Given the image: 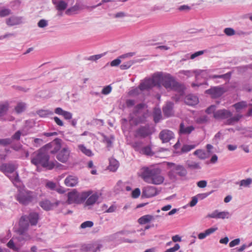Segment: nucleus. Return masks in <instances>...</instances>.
I'll return each mask as SVG.
<instances>
[{"label": "nucleus", "mask_w": 252, "mask_h": 252, "mask_svg": "<svg viewBox=\"0 0 252 252\" xmlns=\"http://www.w3.org/2000/svg\"><path fill=\"white\" fill-rule=\"evenodd\" d=\"M163 86L168 91H174L177 93L173 99L179 100L184 95L185 87L175 81L169 74L162 72L155 73L151 78H145L143 81V90L157 87L160 89Z\"/></svg>", "instance_id": "obj_1"}, {"label": "nucleus", "mask_w": 252, "mask_h": 252, "mask_svg": "<svg viewBox=\"0 0 252 252\" xmlns=\"http://www.w3.org/2000/svg\"><path fill=\"white\" fill-rule=\"evenodd\" d=\"M142 103L138 104L135 109L134 112L130 115L129 123L131 129L133 131L131 144L135 151L139 153L142 152V119L141 113Z\"/></svg>", "instance_id": "obj_2"}, {"label": "nucleus", "mask_w": 252, "mask_h": 252, "mask_svg": "<svg viewBox=\"0 0 252 252\" xmlns=\"http://www.w3.org/2000/svg\"><path fill=\"white\" fill-rule=\"evenodd\" d=\"M143 180L146 182L154 185H160L164 178L158 168L143 167Z\"/></svg>", "instance_id": "obj_3"}, {"label": "nucleus", "mask_w": 252, "mask_h": 252, "mask_svg": "<svg viewBox=\"0 0 252 252\" xmlns=\"http://www.w3.org/2000/svg\"><path fill=\"white\" fill-rule=\"evenodd\" d=\"M49 155L43 147L38 151L36 155L32 158L31 162L37 167L41 165L43 167L51 170L54 168L58 162L56 161H49Z\"/></svg>", "instance_id": "obj_4"}, {"label": "nucleus", "mask_w": 252, "mask_h": 252, "mask_svg": "<svg viewBox=\"0 0 252 252\" xmlns=\"http://www.w3.org/2000/svg\"><path fill=\"white\" fill-rule=\"evenodd\" d=\"M16 187L18 189V192L16 198L20 203L27 205L36 198L35 194L33 192L26 189L21 182V185Z\"/></svg>", "instance_id": "obj_5"}, {"label": "nucleus", "mask_w": 252, "mask_h": 252, "mask_svg": "<svg viewBox=\"0 0 252 252\" xmlns=\"http://www.w3.org/2000/svg\"><path fill=\"white\" fill-rule=\"evenodd\" d=\"M15 166L10 163H3L0 165V171L3 172L12 182L16 187H19L21 185L18 175L15 172Z\"/></svg>", "instance_id": "obj_6"}, {"label": "nucleus", "mask_w": 252, "mask_h": 252, "mask_svg": "<svg viewBox=\"0 0 252 252\" xmlns=\"http://www.w3.org/2000/svg\"><path fill=\"white\" fill-rule=\"evenodd\" d=\"M39 220V215L37 213L32 212L29 216H22L19 221V225L21 226V231L27 230L29 228V223L31 225H36Z\"/></svg>", "instance_id": "obj_7"}, {"label": "nucleus", "mask_w": 252, "mask_h": 252, "mask_svg": "<svg viewBox=\"0 0 252 252\" xmlns=\"http://www.w3.org/2000/svg\"><path fill=\"white\" fill-rule=\"evenodd\" d=\"M90 194H91L90 191L82 192L81 193L76 191L68 192L67 203L69 204L72 203H81L87 198Z\"/></svg>", "instance_id": "obj_8"}, {"label": "nucleus", "mask_w": 252, "mask_h": 252, "mask_svg": "<svg viewBox=\"0 0 252 252\" xmlns=\"http://www.w3.org/2000/svg\"><path fill=\"white\" fill-rule=\"evenodd\" d=\"M168 165L170 168L168 173L170 179H175L176 175L181 177H185L187 175V171L183 165L174 163H168Z\"/></svg>", "instance_id": "obj_9"}, {"label": "nucleus", "mask_w": 252, "mask_h": 252, "mask_svg": "<svg viewBox=\"0 0 252 252\" xmlns=\"http://www.w3.org/2000/svg\"><path fill=\"white\" fill-rule=\"evenodd\" d=\"M70 152L68 147H63L58 152L56 158L60 162L66 163L69 159Z\"/></svg>", "instance_id": "obj_10"}, {"label": "nucleus", "mask_w": 252, "mask_h": 252, "mask_svg": "<svg viewBox=\"0 0 252 252\" xmlns=\"http://www.w3.org/2000/svg\"><path fill=\"white\" fill-rule=\"evenodd\" d=\"M102 247L100 242L97 241L92 243L84 244L81 247V250L85 252H96Z\"/></svg>", "instance_id": "obj_11"}, {"label": "nucleus", "mask_w": 252, "mask_h": 252, "mask_svg": "<svg viewBox=\"0 0 252 252\" xmlns=\"http://www.w3.org/2000/svg\"><path fill=\"white\" fill-rule=\"evenodd\" d=\"M25 19L22 16H11L5 19V23L9 27H13L23 24Z\"/></svg>", "instance_id": "obj_12"}, {"label": "nucleus", "mask_w": 252, "mask_h": 252, "mask_svg": "<svg viewBox=\"0 0 252 252\" xmlns=\"http://www.w3.org/2000/svg\"><path fill=\"white\" fill-rule=\"evenodd\" d=\"M43 147L45 148L48 154L49 153L51 154H55L57 152L59 151L61 147V145L59 139H57L53 142L46 144L43 146Z\"/></svg>", "instance_id": "obj_13"}, {"label": "nucleus", "mask_w": 252, "mask_h": 252, "mask_svg": "<svg viewBox=\"0 0 252 252\" xmlns=\"http://www.w3.org/2000/svg\"><path fill=\"white\" fill-rule=\"evenodd\" d=\"M159 137L162 143H167L174 138V134L170 130L163 129L160 132Z\"/></svg>", "instance_id": "obj_14"}, {"label": "nucleus", "mask_w": 252, "mask_h": 252, "mask_svg": "<svg viewBox=\"0 0 252 252\" xmlns=\"http://www.w3.org/2000/svg\"><path fill=\"white\" fill-rule=\"evenodd\" d=\"M181 72L187 76H190L192 73H195L196 81L199 79L200 77L205 78V76L207 74V72L206 70L201 69H196L193 71L182 70Z\"/></svg>", "instance_id": "obj_15"}, {"label": "nucleus", "mask_w": 252, "mask_h": 252, "mask_svg": "<svg viewBox=\"0 0 252 252\" xmlns=\"http://www.w3.org/2000/svg\"><path fill=\"white\" fill-rule=\"evenodd\" d=\"M225 92L224 89L222 87H214L206 91V93L212 95L213 97L217 98L221 96Z\"/></svg>", "instance_id": "obj_16"}, {"label": "nucleus", "mask_w": 252, "mask_h": 252, "mask_svg": "<svg viewBox=\"0 0 252 252\" xmlns=\"http://www.w3.org/2000/svg\"><path fill=\"white\" fill-rule=\"evenodd\" d=\"M231 112L227 110L222 109L216 111L214 114V117L216 119H226L232 116Z\"/></svg>", "instance_id": "obj_17"}, {"label": "nucleus", "mask_w": 252, "mask_h": 252, "mask_svg": "<svg viewBox=\"0 0 252 252\" xmlns=\"http://www.w3.org/2000/svg\"><path fill=\"white\" fill-rule=\"evenodd\" d=\"M23 245V243L19 242L18 238L13 237L7 243V247L14 251H18L21 247Z\"/></svg>", "instance_id": "obj_18"}, {"label": "nucleus", "mask_w": 252, "mask_h": 252, "mask_svg": "<svg viewBox=\"0 0 252 252\" xmlns=\"http://www.w3.org/2000/svg\"><path fill=\"white\" fill-rule=\"evenodd\" d=\"M158 193V191L155 187L153 186H147L143 189V197H153Z\"/></svg>", "instance_id": "obj_19"}, {"label": "nucleus", "mask_w": 252, "mask_h": 252, "mask_svg": "<svg viewBox=\"0 0 252 252\" xmlns=\"http://www.w3.org/2000/svg\"><path fill=\"white\" fill-rule=\"evenodd\" d=\"M194 130L192 126L185 125L183 123L180 125L179 133L180 134L189 135Z\"/></svg>", "instance_id": "obj_20"}, {"label": "nucleus", "mask_w": 252, "mask_h": 252, "mask_svg": "<svg viewBox=\"0 0 252 252\" xmlns=\"http://www.w3.org/2000/svg\"><path fill=\"white\" fill-rule=\"evenodd\" d=\"M173 105L174 104L173 102L168 101L166 102L165 105L163 107V113L166 117H169L173 115Z\"/></svg>", "instance_id": "obj_21"}, {"label": "nucleus", "mask_w": 252, "mask_h": 252, "mask_svg": "<svg viewBox=\"0 0 252 252\" xmlns=\"http://www.w3.org/2000/svg\"><path fill=\"white\" fill-rule=\"evenodd\" d=\"M26 231L27 230H24L22 232L21 231V226L19 225V227L18 229V233L19 236L17 238L20 243H23V245L26 241H29L32 239L31 236L26 233Z\"/></svg>", "instance_id": "obj_22"}, {"label": "nucleus", "mask_w": 252, "mask_h": 252, "mask_svg": "<svg viewBox=\"0 0 252 252\" xmlns=\"http://www.w3.org/2000/svg\"><path fill=\"white\" fill-rule=\"evenodd\" d=\"M78 183V178L77 176L74 175H69L67 176L65 180V185L69 187H73L77 185Z\"/></svg>", "instance_id": "obj_23"}, {"label": "nucleus", "mask_w": 252, "mask_h": 252, "mask_svg": "<svg viewBox=\"0 0 252 252\" xmlns=\"http://www.w3.org/2000/svg\"><path fill=\"white\" fill-rule=\"evenodd\" d=\"M60 203V201H57L55 204L51 203L50 201L45 200L40 202V206L44 210L48 211L52 209L54 206H58Z\"/></svg>", "instance_id": "obj_24"}, {"label": "nucleus", "mask_w": 252, "mask_h": 252, "mask_svg": "<svg viewBox=\"0 0 252 252\" xmlns=\"http://www.w3.org/2000/svg\"><path fill=\"white\" fill-rule=\"evenodd\" d=\"M55 113L58 115L63 117L66 120H71L72 118V114L70 112L63 110L62 108L57 107L55 109Z\"/></svg>", "instance_id": "obj_25"}, {"label": "nucleus", "mask_w": 252, "mask_h": 252, "mask_svg": "<svg viewBox=\"0 0 252 252\" xmlns=\"http://www.w3.org/2000/svg\"><path fill=\"white\" fill-rule=\"evenodd\" d=\"M198 101L197 97L191 94L187 95L185 98V102L189 105H195L198 103Z\"/></svg>", "instance_id": "obj_26"}, {"label": "nucleus", "mask_w": 252, "mask_h": 252, "mask_svg": "<svg viewBox=\"0 0 252 252\" xmlns=\"http://www.w3.org/2000/svg\"><path fill=\"white\" fill-rule=\"evenodd\" d=\"M52 2L59 11H63L67 6V3L63 0H52Z\"/></svg>", "instance_id": "obj_27"}, {"label": "nucleus", "mask_w": 252, "mask_h": 252, "mask_svg": "<svg viewBox=\"0 0 252 252\" xmlns=\"http://www.w3.org/2000/svg\"><path fill=\"white\" fill-rule=\"evenodd\" d=\"M86 201V205L91 206L95 204L99 198V195L97 193H94L91 194L87 197Z\"/></svg>", "instance_id": "obj_28"}, {"label": "nucleus", "mask_w": 252, "mask_h": 252, "mask_svg": "<svg viewBox=\"0 0 252 252\" xmlns=\"http://www.w3.org/2000/svg\"><path fill=\"white\" fill-rule=\"evenodd\" d=\"M217 227H211L206 229L204 232L200 233L198 235V238L200 240H202L205 238L207 236L213 233L217 230Z\"/></svg>", "instance_id": "obj_29"}, {"label": "nucleus", "mask_w": 252, "mask_h": 252, "mask_svg": "<svg viewBox=\"0 0 252 252\" xmlns=\"http://www.w3.org/2000/svg\"><path fill=\"white\" fill-rule=\"evenodd\" d=\"M194 155L201 159H205L209 157V154L204 150L198 149L193 153Z\"/></svg>", "instance_id": "obj_30"}, {"label": "nucleus", "mask_w": 252, "mask_h": 252, "mask_svg": "<svg viewBox=\"0 0 252 252\" xmlns=\"http://www.w3.org/2000/svg\"><path fill=\"white\" fill-rule=\"evenodd\" d=\"M119 166V163L118 161H117L116 159L113 158H111L109 159V169L110 171H115L118 169Z\"/></svg>", "instance_id": "obj_31"}, {"label": "nucleus", "mask_w": 252, "mask_h": 252, "mask_svg": "<svg viewBox=\"0 0 252 252\" xmlns=\"http://www.w3.org/2000/svg\"><path fill=\"white\" fill-rule=\"evenodd\" d=\"M78 147L79 150L87 156L92 157L94 155L92 151L90 149L87 148L84 145L80 144Z\"/></svg>", "instance_id": "obj_32"}, {"label": "nucleus", "mask_w": 252, "mask_h": 252, "mask_svg": "<svg viewBox=\"0 0 252 252\" xmlns=\"http://www.w3.org/2000/svg\"><path fill=\"white\" fill-rule=\"evenodd\" d=\"M186 165L188 168L191 169H200L201 168L199 162L191 160H187L186 161Z\"/></svg>", "instance_id": "obj_33"}, {"label": "nucleus", "mask_w": 252, "mask_h": 252, "mask_svg": "<svg viewBox=\"0 0 252 252\" xmlns=\"http://www.w3.org/2000/svg\"><path fill=\"white\" fill-rule=\"evenodd\" d=\"M26 108V104L23 102H19L15 107V110L18 114L24 112Z\"/></svg>", "instance_id": "obj_34"}, {"label": "nucleus", "mask_w": 252, "mask_h": 252, "mask_svg": "<svg viewBox=\"0 0 252 252\" xmlns=\"http://www.w3.org/2000/svg\"><path fill=\"white\" fill-rule=\"evenodd\" d=\"M197 144H184L181 149V152L182 153H186L190 151L191 150L194 149Z\"/></svg>", "instance_id": "obj_35"}, {"label": "nucleus", "mask_w": 252, "mask_h": 252, "mask_svg": "<svg viewBox=\"0 0 252 252\" xmlns=\"http://www.w3.org/2000/svg\"><path fill=\"white\" fill-rule=\"evenodd\" d=\"M154 120L155 123H158L161 118V113L160 109L155 108L153 113Z\"/></svg>", "instance_id": "obj_36"}, {"label": "nucleus", "mask_w": 252, "mask_h": 252, "mask_svg": "<svg viewBox=\"0 0 252 252\" xmlns=\"http://www.w3.org/2000/svg\"><path fill=\"white\" fill-rule=\"evenodd\" d=\"M11 10L4 6H0V17H4L11 14Z\"/></svg>", "instance_id": "obj_37"}, {"label": "nucleus", "mask_w": 252, "mask_h": 252, "mask_svg": "<svg viewBox=\"0 0 252 252\" xmlns=\"http://www.w3.org/2000/svg\"><path fill=\"white\" fill-rule=\"evenodd\" d=\"M37 114L41 117H46L53 114V112L50 110H39L37 111Z\"/></svg>", "instance_id": "obj_38"}, {"label": "nucleus", "mask_w": 252, "mask_h": 252, "mask_svg": "<svg viewBox=\"0 0 252 252\" xmlns=\"http://www.w3.org/2000/svg\"><path fill=\"white\" fill-rule=\"evenodd\" d=\"M8 110V104L6 103L0 104V118L6 114Z\"/></svg>", "instance_id": "obj_39"}, {"label": "nucleus", "mask_w": 252, "mask_h": 252, "mask_svg": "<svg viewBox=\"0 0 252 252\" xmlns=\"http://www.w3.org/2000/svg\"><path fill=\"white\" fill-rule=\"evenodd\" d=\"M153 131V127L152 126H143V137L151 134Z\"/></svg>", "instance_id": "obj_40"}, {"label": "nucleus", "mask_w": 252, "mask_h": 252, "mask_svg": "<svg viewBox=\"0 0 252 252\" xmlns=\"http://www.w3.org/2000/svg\"><path fill=\"white\" fill-rule=\"evenodd\" d=\"M233 106L236 109L237 112H239L242 109L247 106V103L246 101H240L234 104Z\"/></svg>", "instance_id": "obj_41"}, {"label": "nucleus", "mask_w": 252, "mask_h": 252, "mask_svg": "<svg viewBox=\"0 0 252 252\" xmlns=\"http://www.w3.org/2000/svg\"><path fill=\"white\" fill-rule=\"evenodd\" d=\"M241 117L242 115L240 114H237L232 117L231 116L228 119L227 124L228 125H233L235 123L237 122Z\"/></svg>", "instance_id": "obj_42"}, {"label": "nucleus", "mask_w": 252, "mask_h": 252, "mask_svg": "<svg viewBox=\"0 0 252 252\" xmlns=\"http://www.w3.org/2000/svg\"><path fill=\"white\" fill-rule=\"evenodd\" d=\"M252 183V179L251 178H247L246 179L242 180L239 183L240 186L243 187H248Z\"/></svg>", "instance_id": "obj_43"}, {"label": "nucleus", "mask_w": 252, "mask_h": 252, "mask_svg": "<svg viewBox=\"0 0 252 252\" xmlns=\"http://www.w3.org/2000/svg\"><path fill=\"white\" fill-rule=\"evenodd\" d=\"M143 154L148 156H152L154 154L151 149V146L149 145L147 146L143 147Z\"/></svg>", "instance_id": "obj_44"}, {"label": "nucleus", "mask_w": 252, "mask_h": 252, "mask_svg": "<svg viewBox=\"0 0 252 252\" xmlns=\"http://www.w3.org/2000/svg\"><path fill=\"white\" fill-rule=\"evenodd\" d=\"M11 236V233L8 231L5 234L0 235V241L2 243H5L8 239L10 238Z\"/></svg>", "instance_id": "obj_45"}, {"label": "nucleus", "mask_w": 252, "mask_h": 252, "mask_svg": "<svg viewBox=\"0 0 252 252\" xmlns=\"http://www.w3.org/2000/svg\"><path fill=\"white\" fill-rule=\"evenodd\" d=\"M142 92V83H140L138 87L129 92V94L131 95H136Z\"/></svg>", "instance_id": "obj_46"}, {"label": "nucleus", "mask_w": 252, "mask_h": 252, "mask_svg": "<svg viewBox=\"0 0 252 252\" xmlns=\"http://www.w3.org/2000/svg\"><path fill=\"white\" fill-rule=\"evenodd\" d=\"M231 77V73L228 72L222 75H214L211 77L212 78H222L224 80H228Z\"/></svg>", "instance_id": "obj_47"}, {"label": "nucleus", "mask_w": 252, "mask_h": 252, "mask_svg": "<svg viewBox=\"0 0 252 252\" xmlns=\"http://www.w3.org/2000/svg\"><path fill=\"white\" fill-rule=\"evenodd\" d=\"M25 135H26V133L24 132V131L18 130L12 136V139L18 140L20 139L21 135L24 136Z\"/></svg>", "instance_id": "obj_48"}, {"label": "nucleus", "mask_w": 252, "mask_h": 252, "mask_svg": "<svg viewBox=\"0 0 252 252\" xmlns=\"http://www.w3.org/2000/svg\"><path fill=\"white\" fill-rule=\"evenodd\" d=\"M214 192V190H211L210 192H205V193H199L196 195L197 198H198V200H202L203 199H205L207 197H208L209 195L211 194Z\"/></svg>", "instance_id": "obj_49"}, {"label": "nucleus", "mask_w": 252, "mask_h": 252, "mask_svg": "<svg viewBox=\"0 0 252 252\" xmlns=\"http://www.w3.org/2000/svg\"><path fill=\"white\" fill-rule=\"evenodd\" d=\"M48 25V22L45 19H41L37 23V26L40 28H44Z\"/></svg>", "instance_id": "obj_50"}, {"label": "nucleus", "mask_w": 252, "mask_h": 252, "mask_svg": "<svg viewBox=\"0 0 252 252\" xmlns=\"http://www.w3.org/2000/svg\"><path fill=\"white\" fill-rule=\"evenodd\" d=\"M140 189L139 188H136L131 191V196L133 198H137L140 196Z\"/></svg>", "instance_id": "obj_51"}, {"label": "nucleus", "mask_w": 252, "mask_h": 252, "mask_svg": "<svg viewBox=\"0 0 252 252\" xmlns=\"http://www.w3.org/2000/svg\"><path fill=\"white\" fill-rule=\"evenodd\" d=\"M112 90V88L111 85H108L103 88L101 93L104 95H107L111 92Z\"/></svg>", "instance_id": "obj_52"}, {"label": "nucleus", "mask_w": 252, "mask_h": 252, "mask_svg": "<svg viewBox=\"0 0 252 252\" xmlns=\"http://www.w3.org/2000/svg\"><path fill=\"white\" fill-rule=\"evenodd\" d=\"M94 225V223L92 221H86L83 222L80 226L81 228H90Z\"/></svg>", "instance_id": "obj_53"}, {"label": "nucleus", "mask_w": 252, "mask_h": 252, "mask_svg": "<svg viewBox=\"0 0 252 252\" xmlns=\"http://www.w3.org/2000/svg\"><path fill=\"white\" fill-rule=\"evenodd\" d=\"M230 217L229 213L228 212L222 211L219 212V219H228Z\"/></svg>", "instance_id": "obj_54"}, {"label": "nucleus", "mask_w": 252, "mask_h": 252, "mask_svg": "<svg viewBox=\"0 0 252 252\" xmlns=\"http://www.w3.org/2000/svg\"><path fill=\"white\" fill-rule=\"evenodd\" d=\"M154 219V216L150 215H145L143 216V224L144 223L148 222Z\"/></svg>", "instance_id": "obj_55"}, {"label": "nucleus", "mask_w": 252, "mask_h": 252, "mask_svg": "<svg viewBox=\"0 0 252 252\" xmlns=\"http://www.w3.org/2000/svg\"><path fill=\"white\" fill-rule=\"evenodd\" d=\"M224 32L228 36L233 35L235 32V31L231 28H226L224 30Z\"/></svg>", "instance_id": "obj_56"}, {"label": "nucleus", "mask_w": 252, "mask_h": 252, "mask_svg": "<svg viewBox=\"0 0 252 252\" xmlns=\"http://www.w3.org/2000/svg\"><path fill=\"white\" fill-rule=\"evenodd\" d=\"M12 142V140L10 138L0 139V145L3 146H6L9 145Z\"/></svg>", "instance_id": "obj_57"}, {"label": "nucleus", "mask_w": 252, "mask_h": 252, "mask_svg": "<svg viewBox=\"0 0 252 252\" xmlns=\"http://www.w3.org/2000/svg\"><path fill=\"white\" fill-rule=\"evenodd\" d=\"M208 121V117L206 115L200 116L196 119V122L199 124H203Z\"/></svg>", "instance_id": "obj_58"}, {"label": "nucleus", "mask_w": 252, "mask_h": 252, "mask_svg": "<svg viewBox=\"0 0 252 252\" xmlns=\"http://www.w3.org/2000/svg\"><path fill=\"white\" fill-rule=\"evenodd\" d=\"M114 140V137H111L110 138L104 137V141L106 143L107 147H110L112 146V142Z\"/></svg>", "instance_id": "obj_59"}, {"label": "nucleus", "mask_w": 252, "mask_h": 252, "mask_svg": "<svg viewBox=\"0 0 252 252\" xmlns=\"http://www.w3.org/2000/svg\"><path fill=\"white\" fill-rule=\"evenodd\" d=\"M121 63V58H118L116 59L113 60L110 64L112 67L118 66Z\"/></svg>", "instance_id": "obj_60"}, {"label": "nucleus", "mask_w": 252, "mask_h": 252, "mask_svg": "<svg viewBox=\"0 0 252 252\" xmlns=\"http://www.w3.org/2000/svg\"><path fill=\"white\" fill-rule=\"evenodd\" d=\"M103 56V54H98L95 55H93L91 56H90L87 58L88 60L89 61H96L98 60V59H100Z\"/></svg>", "instance_id": "obj_61"}, {"label": "nucleus", "mask_w": 252, "mask_h": 252, "mask_svg": "<svg viewBox=\"0 0 252 252\" xmlns=\"http://www.w3.org/2000/svg\"><path fill=\"white\" fill-rule=\"evenodd\" d=\"M219 213L218 210H215L212 213L208 215L207 217L213 219H219Z\"/></svg>", "instance_id": "obj_62"}, {"label": "nucleus", "mask_w": 252, "mask_h": 252, "mask_svg": "<svg viewBox=\"0 0 252 252\" xmlns=\"http://www.w3.org/2000/svg\"><path fill=\"white\" fill-rule=\"evenodd\" d=\"M216 109V106L215 105H212L210 107H209L206 110V113H207L208 114H210L211 113H213L214 114V113L216 112L215 111Z\"/></svg>", "instance_id": "obj_63"}, {"label": "nucleus", "mask_w": 252, "mask_h": 252, "mask_svg": "<svg viewBox=\"0 0 252 252\" xmlns=\"http://www.w3.org/2000/svg\"><path fill=\"white\" fill-rule=\"evenodd\" d=\"M180 247L178 244H176L173 248L166 250L164 252H175L180 249Z\"/></svg>", "instance_id": "obj_64"}]
</instances>
